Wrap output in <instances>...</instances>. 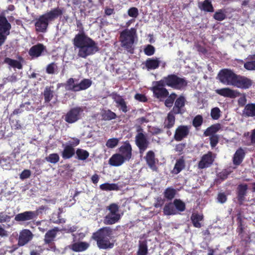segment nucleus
Returning a JSON list of instances; mask_svg holds the SVG:
<instances>
[{"instance_id":"f257e3e1","label":"nucleus","mask_w":255,"mask_h":255,"mask_svg":"<svg viewBox=\"0 0 255 255\" xmlns=\"http://www.w3.org/2000/svg\"><path fill=\"white\" fill-rule=\"evenodd\" d=\"M76 26L79 32L72 40L73 44L75 47L79 48L78 56L86 59L95 54L99 50V48L98 43L86 34L83 24L80 20H76Z\"/></svg>"},{"instance_id":"f03ea898","label":"nucleus","mask_w":255,"mask_h":255,"mask_svg":"<svg viewBox=\"0 0 255 255\" xmlns=\"http://www.w3.org/2000/svg\"><path fill=\"white\" fill-rule=\"evenodd\" d=\"M63 12L64 8L57 7L40 15L35 19V31L37 32H46L49 22L61 16Z\"/></svg>"},{"instance_id":"7ed1b4c3","label":"nucleus","mask_w":255,"mask_h":255,"mask_svg":"<svg viewBox=\"0 0 255 255\" xmlns=\"http://www.w3.org/2000/svg\"><path fill=\"white\" fill-rule=\"evenodd\" d=\"M92 239L97 242L100 249H112L114 246L113 230L110 227H104L93 233Z\"/></svg>"},{"instance_id":"20e7f679","label":"nucleus","mask_w":255,"mask_h":255,"mask_svg":"<svg viewBox=\"0 0 255 255\" xmlns=\"http://www.w3.org/2000/svg\"><path fill=\"white\" fill-rule=\"evenodd\" d=\"M136 37V30L134 28L125 29L121 32L119 40L121 46L128 53L133 54L134 47L133 44Z\"/></svg>"},{"instance_id":"39448f33","label":"nucleus","mask_w":255,"mask_h":255,"mask_svg":"<svg viewBox=\"0 0 255 255\" xmlns=\"http://www.w3.org/2000/svg\"><path fill=\"white\" fill-rule=\"evenodd\" d=\"M167 86L173 89L182 90L184 89L188 85V81L185 78L178 76L175 74H170L164 77Z\"/></svg>"},{"instance_id":"423d86ee","label":"nucleus","mask_w":255,"mask_h":255,"mask_svg":"<svg viewBox=\"0 0 255 255\" xmlns=\"http://www.w3.org/2000/svg\"><path fill=\"white\" fill-rule=\"evenodd\" d=\"M71 139L72 141H69L62 145L63 149L61 152V155L64 159L71 158L75 154V147L80 143V140L77 137H72Z\"/></svg>"},{"instance_id":"0eeeda50","label":"nucleus","mask_w":255,"mask_h":255,"mask_svg":"<svg viewBox=\"0 0 255 255\" xmlns=\"http://www.w3.org/2000/svg\"><path fill=\"white\" fill-rule=\"evenodd\" d=\"M236 74L232 70L225 68L221 69L218 73L217 78L222 84L226 85L234 86Z\"/></svg>"},{"instance_id":"6e6552de","label":"nucleus","mask_w":255,"mask_h":255,"mask_svg":"<svg viewBox=\"0 0 255 255\" xmlns=\"http://www.w3.org/2000/svg\"><path fill=\"white\" fill-rule=\"evenodd\" d=\"M153 86L151 90L153 92L154 96L157 99H164L166 98L169 92L165 88L167 86L163 78L159 81H154L152 83Z\"/></svg>"},{"instance_id":"1a4fd4ad","label":"nucleus","mask_w":255,"mask_h":255,"mask_svg":"<svg viewBox=\"0 0 255 255\" xmlns=\"http://www.w3.org/2000/svg\"><path fill=\"white\" fill-rule=\"evenodd\" d=\"M83 112L84 109L82 107H75L71 108L63 116V118L66 123L70 124H73L81 119Z\"/></svg>"},{"instance_id":"9d476101","label":"nucleus","mask_w":255,"mask_h":255,"mask_svg":"<svg viewBox=\"0 0 255 255\" xmlns=\"http://www.w3.org/2000/svg\"><path fill=\"white\" fill-rule=\"evenodd\" d=\"M11 25L6 17L0 14V47L5 42L7 37L10 34Z\"/></svg>"},{"instance_id":"9b49d317","label":"nucleus","mask_w":255,"mask_h":255,"mask_svg":"<svg viewBox=\"0 0 255 255\" xmlns=\"http://www.w3.org/2000/svg\"><path fill=\"white\" fill-rule=\"evenodd\" d=\"M135 143L140 154H142L149 147V141L144 133H137L135 136Z\"/></svg>"},{"instance_id":"f8f14e48","label":"nucleus","mask_w":255,"mask_h":255,"mask_svg":"<svg viewBox=\"0 0 255 255\" xmlns=\"http://www.w3.org/2000/svg\"><path fill=\"white\" fill-rule=\"evenodd\" d=\"M190 126L180 125L177 127L174 134V139L177 141H180L188 137L190 133Z\"/></svg>"},{"instance_id":"ddd939ff","label":"nucleus","mask_w":255,"mask_h":255,"mask_svg":"<svg viewBox=\"0 0 255 255\" xmlns=\"http://www.w3.org/2000/svg\"><path fill=\"white\" fill-rule=\"evenodd\" d=\"M215 158V155L211 151H208L204 154L198 163V167L200 169H203L210 167L213 163Z\"/></svg>"},{"instance_id":"4468645a","label":"nucleus","mask_w":255,"mask_h":255,"mask_svg":"<svg viewBox=\"0 0 255 255\" xmlns=\"http://www.w3.org/2000/svg\"><path fill=\"white\" fill-rule=\"evenodd\" d=\"M253 84V81L250 78L237 75L233 86L241 89H248L252 86Z\"/></svg>"},{"instance_id":"2eb2a0df","label":"nucleus","mask_w":255,"mask_h":255,"mask_svg":"<svg viewBox=\"0 0 255 255\" xmlns=\"http://www.w3.org/2000/svg\"><path fill=\"white\" fill-rule=\"evenodd\" d=\"M37 217V211H25L15 215L14 220L17 222H25L26 221L34 220L36 219Z\"/></svg>"},{"instance_id":"dca6fc26","label":"nucleus","mask_w":255,"mask_h":255,"mask_svg":"<svg viewBox=\"0 0 255 255\" xmlns=\"http://www.w3.org/2000/svg\"><path fill=\"white\" fill-rule=\"evenodd\" d=\"M59 231V229L58 227H55L51 230H48L44 236V244L48 245L51 249H54L55 246L53 242Z\"/></svg>"},{"instance_id":"f3484780","label":"nucleus","mask_w":255,"mask_h":255,"mask_svg":"<svg viewBox=\"0 0 255 255\" xmlns=\"http://www.w3.org/2000/svg\"><path fill=\"white\" fill-rule=\"evenodd\" d=\"M119 154L124 157L128 161H129L132 157V147L128 140H126L123 144L118 148Z\"/></svg>"},{"instance_id":"a211bd4d","label":"nucleus","mask_w":255,"mask_h":255,"mask_svg":"<svg viewBox=\"0 0 255 255\" xmlns=\"http://www.w3.org/2000/svg\"><path fill=\"white\" fill-rule=\"evenodd\" d=\"M148 166L152 170L156 171L157 167L156 165L158 160L155 158V153L152 150L148 151L144 157Z\"/></svg>"},{"instance_id":"6ab92c4d","label":"nucleus","mask_w":255,"mask_h":255,"mask_svg":"<svg viewBox=\"0 0 255 255\" xmlns=\"http://www.w3.org/2000/svg\"><path fill=\"white\" fill-rule=\"evenodd\" d=\"M111 96L116 103V106L119 110L122 111L124 113H126L128 111L127 103L122 96L117 93H113Z\"/></svg>"},{"instance_id":"aec40b11","label":"nucleus","mask_w":255,"mask_h":255,"mask_svg":"<svg viewBox=\"0 0 255 255\" xmlns=\"http://www.w3.org/2000/svg\"><path fill=\"white\" fill-rule=\"evenodd\" d=\"M32 232L28 229H23L19 233L18 245L23 246L31 241L33 238Z\"/></svg>"},{"instance_id":"412c9836","label":"nucleus","mask_w":255,"mask_h":255,"mask_svg":"<svg viewBox=\"0 0 255 255\" xmlns=\"http://www.w3.org/2000/svg\"><path fill=\"white\" fill-rule=\"evenodd\" d=\"M185 99L183 96H180L175 101L174 105L171 110L174 114L182 115L185 111L183 108L185 106Z\"/></svg>"},{"instance_id":"4be33fe9","label":"nucleus","mask_w":255,"mask_h":255,"mask_svg":"<svg viewBox=\"0 0 255 255\" xmlns=\"http://www.w3.org/2000/svg\"><path fill=\"white\" fill-rule=\"evenodd\" d=\"M45 50H46V47L43 44L38 43L30 48L28 54L32 59H34L41 56Z\"/></svg>"},{"instance_id":"5701e85b","label":"nucleus","mask_w":255,"mask_h":255,"mask_svg":"<svg viewBox=\"0 0 255 255\" xmlns=\"http://www.w3.org/2000/svg\"><path fill=\"white\" fill-rule=\"evenodd\" d=\"M248 185L247 184H239L237 189V200L240 205L243 204L245 196L247 194Z\"/></svg>"},{"instance_id":"b1692460","label":"nucleus","mask_w":255,"mask_h":255,"mask_svg":"<svg viewBox=\"0 0 255 255\" xmlns=\"http://www.w3.org/2000/svg\"><path fill=\"white\" fill-rule=\"evenodd\" d=\"M128 161L119 153L114 154L109 160V164L113 166L118 167L121 166L125 162Z\"/></svg>"},{"instance_id":"393cba45","label":"nucleus","mask_w":255,"mask_h":255,"mask_svg":"<svg viewBox=\"0 0 255 255\" xmlns=\"http://www.w3.org/2000/svg\"><path fill=\"white\" fill-rule=\"evenodd\" d=\"M245 155L246 152L245 150L242 147H239L233 155V163L234 165L236 166L240 165L244 159Z\"/></svg>"},{"instance_id":"a878e982","label":"nucleus","mask_w":255,"mask_h":255,"mask_svg":"<svg viewBox=\"0 0 255 255\" xmlns=\"http://www.w3.org/2000/svg\"><path fill=\"white\" fill-rule=\"evenodd\" d=\"M216 93L220 96L230 98H235L237 96V92L229 88L217 89Z\"/></svg>"},{"instance_id":"bb28decb","label":"nucleus","mask_w":255,"mask_h":255,"mask_svg":"<svg viewBox=\"0 0 255 255\" xmlns=\"http://www.w3.org/2000/svg\"><path fill=\"white\" fill-rule=\"evenodd\" d=\"M243 116L246 118L255 117V103L247 104L243 110Z\"/></svg>"},{"instance_id":"cd10ccee","label":"nucleus","mask_w":255,"mask_h":255,"mask_svg":"<svg viewBox=\"0 0 255 255\" xmlns=\"http://www.w3.org/2000/svg\"><path fill=\"white\" fill-rule=\"evenodd\" d=\"M89 245L86 242L75 243L70 246L69 248L74 252H80L86 250L89 247Z\"/></svg>"},{"instance_id":"c85d7f7f","label":"nucleus","mask_w":255,"mask_h":255,"mask_svg":"<svg viewBox=\"0 0 255 255\" xmlns=\"http://www.w3.org/2000/svg\"><path fill=\"white\" fill-rule=\"evenodd\" d=\"M198 7L201 10L208 12H213L214 11L211 0H205L203 2H199Z\"/></svg>"},{"instance_id":"c756f323","label":"nucleus","mask_w":255,"mask_h":255,"mask_svg":"<svg viewBox=\"0 0 255 255\" xmlns=\"http://www.w3.org/2000/svg\"><path fill=\"white\" fill-rule=\"evenodd\" d=\"M185 167V161L184 157L182 156L176 161L172 173L174 174H177L180 173Z\"/></svg>"},{"instance_id":"7c9ffc66","label":"nucleus","mask_w":255,"mask_h":255,"mask_svg":"<svg viewBox=\"0 0 255 255\" xmlns=\"http://www.w3.org/2000/svg\"><path fill=\"white\" fill-rule=\"evenodd\" d=\"M222 128L220 124H214L208 127L204 131V135L205 136H210L217 135L216 133Z\"/></svg>"},{"instance_id":"2f4dec72","label":"nucleus","mask_w":255,"mask_h":255,"mask_svg":"<svg viewBox=\"0 0 255 255\" xmlns=\"http://www.w3.org/2000/svg\"><path fill=\"white\" fill-rule=\"evenodd\" d=\"M160 63L158 58H148L145 62V66L148 70H154L159 67Z\"/></svg>"},{"instance_id":"473e14b6","label":"nucleus","mask_w":255,"mask_h":255,"mask_svg":"<svg viewBox=\"0 0 255 255\" xmlns=\"http://www.w3.org/2000/svg\"><path fill=\"white\" fill-rule=\"evenodd\" d=\"M121 219L120 215L108 214L104 219V223L107 225H113L117 223Z\"/></svg>"},{"instance_id":"72a5a7b5","label":"nucleus","mask_w":255,"mask_h":255,"mask_svg":"<svg viewBox=\"0 0 255 255\" xmlns=\"http://www.w3.org/2000/svg\"><path fill=\"white\" fill-rule=\"evenodd\" d=\"M92 84V81L89 79H84L81 82L77 84L76 83V88L77 92L82 90H85L89 88Z\"/></svg>"},{"instance_id":"f704fd0d","label":"nucleus","mask_w":255,"mask_h":255,"mask_svg":"<svg viewBox=\"0 0 255 255\" xmlns=\"http://www.w3.org/2000/svg\"><path fill=\"white\" fill-rule=\"evenodd\" d=\"M176 115L177 114L173 113V112L171 111L168 113L166 118L164 128L169 129L174 126L175 123V115Z\"/></svg>"},{"instance_id":"c9c22d12","label":"nucleus","mask_w":255,"mask_h":255,"mask_svg":"<svg viewBox=\"0 0 255 255\" xmlns=\"http://www.w3.org/2000/svg\"><path fill=\"white\" fill-rule=\"evenodd\" d=\"M102 119L104 121H111L116 119V114L111 110H103L101 111Z\"/></svg>"},{"instance_id":"e433bc0d","label":"nucleus","mask_w":255,"mask_h":255,"mask_svg":"<svg viewBox=\"0 0 255 255\" xmlns=\"http://www.w3.org/2000/svg\"><path fill=\"white\" fill-rule=\"evenodd\" d=\"M3 63L8 65L13 68H17L18 69H22V65L21 62L17 60L12 59L8 57H5L4 59Z\"/></svg>"},{"instance_id":"4c0bfd02","label":"nucleus","mask_w":255,"mask_h":255,"mask_svg":"<svg viewBox=\"0 0 255 255\" xmlns=\"http://www.w3.org/2000/svg\"><path fill=\"white\" fill-rule=\"evenodd\" d=\"M54 92L51 89L50 87L47 86L45 87L43 92V96L44 98V102L45 103H49L54 97Z\"/></svg>"},{"instance_id":"58836bf2","label":"nucleus","mask_w":255,"mask_h":255,"mask_svg":"<svg viewBox=\"0 0 255 255\" xmlns=\"http://www.w3.org/2000/svg\"><path fill=\"white\" fill-rule=\"evenodd\" d=\"M203 219V215H200L198 213H193L191 216V220L194 227L196 228H200L201 224L200 223V221H201Z\"/></svg>"},{"instance_id":"ea45409f","label":"nucleus","mask_w":255,"mask_h":255,"mask_svg":"<svg viewBox=\"0 0 255 255\" xmlns=\"http://www.w3.org/2000/svg\"><path fill=\"white\" fill-rule=\"evenodd\" d=\"M100 188L103 191H117L119 189V187L117 184L105 183L100 185Z\"/></svg>"},{"instance_id":"a19ab883","label":"nucleus","mask_w":255,"mask_h":255,"mask_svg":"<svg viewBox=\"0 0 255 255\" xmlns=\"http://www.w3.org/2000/svg\"><path fill=\"white\" fill-rule=\"evenodd\" d=\"M163 212L165 215H175L176 214V209L174 208L173 203L171 202L165 205Z\"/></svg>"},{"instance_id":"79ce46f5","label":"nucleus","mask_w":255,"mask_h":255,"mask_svg":"<svg viewBox=\"0 0 255 255\" xmlns=\"http://www.w3.org/2000/svg\"><path fill=\"white\" fill-rule=\"evenodd\" d=\"M77 81L78 80L73 78L68 79L65 84V88L68 90L73 92H77V89L75 88L76 86V84L75 82Z\"/></svg>"},{"instance_id":"37998d69","label":"nucleus","mask_w":255,"mask_h":255,"mask_svg":"<svg viewBox=\"0 0 255 255\" xmlns=\"http://www.w3.org/2000/svg\"><path fill=\"white\" fill-rule=\"evenodd\" d=\"M148 254V247L146 241H140L137 255H147Z\"/></svg>"},{"instance_id":"c03bdc74","label":"nucleus","mask_w":255,"mask_h":255,"mask_svg":"<svg viewBox=\"0 0 255 255\" xmlns=\"http://www.w3.org/2000/svg\"><path fill=\"white\" fill-rule=\"evenodd\" d=\"M77 158L80 160H85L89 156V153L86 150L78 148L75 151Z\"/></svg>"},{"instance_id":"a18cd8bd","label":"nucleus","mask_w":255,"mask_h":255,"mask_svg":"<svg viewBox=\"0 0 255 255\" xmlns=\"http://www.w3.org/2000/svg\"><path fill=\"white\" fill-rule=\"evenodd\" d=\"M176 194V190L171 187L167 188L164 191V197L167 200H171L174 198Z\"/></svg>"},{"instance_id":"49530a36","label":"nucleus","mask_w":255,"mask_h":255,"mask_svg":"<svg viewBox=\"0 0 255 255\" xmlns=\"http://www.w3.org/2000/svg\"><path fill=\"white\" fill-rule=\"evenodd\" d=\"M173 205L175 209L179 212H183L185 210L186 205L180 199H176L173 201Z\"/></svg>"},{"instance_id":"de8ad7c7","label":"nucleus","mask_w":255,"mask_h":255,"mask_svg":"<svg viewBox=\"0 0 255 255\" xmlns=\"http://www.w3.org/2000/svg\"><path fill=\"white\" fill-rule=\"evenodd\" d=\"M215 19L218 21H222L226 18L225 9H220L216 11L213 15Z\"/></svg>"},{"instance_id":"09e8293b","label":"nucleus","mask_w":255,"mask_h":255,"mask_svg":"<svg viewBox=\"0 0 255 255\" xmlns=\"http://www.w3.org/2000/svg\"><path fill=\"white\" fill-rule=\"evenodd\" d=\"M167 97L164 102V105L167 108H171L177 97V95L175 93H172L170 95H168Z\"/></svg>"},{"instance_id":"8fccbe9b","label":"nucleus","mask_w":255,"mask_h":255,"mask_svg":"<svg viewBox=\"0 0 255 255\" xmlns=\"http://www.w3.org/2000/svg\"><path fill=\"white\" fill-rule=\"evenodd\" d=\"M203 123V117L200 115L196 116L192 120V125L197 129L200 127Z\"/></svg>"},{"instance_id":"3c124183","label":"nucleus","mask_w":255,"mask_h":255,"mask_svg":"<svg viewBox=\"0 0 255 255\" xmlns=\"http://www.w3.org/2000/svg\"><path fill=\"white\" fill-rule=\"evenodd\" d=\"M59 156L58 153H51L47 157L45 158L47 161L55 164L59 161Z\"/></svg>"},{"instance_id":"603ef678","label":"nucleus","mask_w":255,"mask_h":255,"mask_svg":"<svg viewBox=\"0 0 255 255\" xmlns=\"http://www.w3.org/2000/svg\"><path fill=\"white\" fill-rule=\"evenodd\" d=\"M237 221L238 222V228L237 229V232L239 235H241L244 232V227L243 225V220L240 213H239L237 215Z\"/></svg>"},{"instance_id":"864d4df0","label":"nucleus","mask_w":255,"mask_h":255,"mask_svg":"<svg viewBox=\"0 0 255 255\" xmlns=\"http://www.w3.org/2000/svg\"><path fill=\"white\" fill-rule=\"evenodd\" d=\"M211 116L212 119L217 120L221 117V111L218 107H215L211 109Z\"/></svg>"},{"instance_id":"5fc2aeb1","label":"nucleus","mask_w":255,"mask_h":255,"mask_svg":"<svg viewBox=\"0 0 255 255\" xmlns=\"http://www.w3.org/2000/svg\"><path fill=\"white\" fill-rule=\"evenodd\" d=\"M119 142V140L117 138H110L107 140L106 145L108 148H113L118 144Z\"/></svg>"},{"instance_id":"6e6d98bb","label":"nucleus","mask_w":255,"mask_h":255,"mask_svg":"<svg viewBox=\"0 0 255 255\" xmlns=\"http://www.w3.org/2000/svg\"><path fill=\"white\" fill-rule=\"evenodd\" d=\"M107 209L110 211L109 214L113 215H120L119 212V207L118 205L115 203L111 204L108 207Z\"/></svg>"},{"instance_id":"4d7b16f0","label":"nucleus","mask_w":255,"mask_h":255,"mask_svg":"<svg viewBox=\"0 0 255 255\" xmlns=\"http://www.w3.org/2000/svg\"><path fill=\"white\" fill-rule=\"evenodd\" d=\"M231 172V171H229L227 169L223 170L222 171L217 174L218 179H220L221 181L226 180L228 178V176L230 174Z\"/></svg>"},{"instance_id":"13d9d810","label":"nucleus","mask_w":255,"mask_h":255,"mask_svg":"<svg viewBox=\"0 0 255 255\" xmlns=\"http://www.w3.org/2000/svg\"><path fill=\"white\" fill-rule=\"evenodd\" d=\"M128 14L130 17L136 18L139 14L138 10L135 7H131L128 9Z\"/></svg>"},{"instance_id":"bf43d9fd","label":"nucleus","mask_w":255,"mask_h":255,"mask_svg":"<svg viewBox=\"0 0 255 255\" xmlns=\"http://www.w3.org/2000/svg\"><path fill=\"white\" fill-rule=\"evenodd\" d=\"M144 52L147 56H151L155 53V48L153 46L148 44L144 49Z\"/></svg>"},{"instance_id":"052dcab7","label":"nucleus","mask_w":255,"mask_h":255,"mask_svg":"<svg viewBox=\"0 0 255 255\" xmlns=\"http://www.w3.org/2000/svg\"><path fill=\"white\" fill-rule=\"evenodd\" d=\"M57 68V66L55 63L52 62L49 64L46 68V72L49 74H53L55 72V70Z\"/></svg>"},{"instance_id":"680f3d73","label":"nucleus","mask_w":255,"mask_h":255,"mask_svg":"<svg viewBox=\"0 0 255 255\" xmlns=\"http://www.w3.org/2000/svg\"><path fill=\"white\" fill-rule=\"evenodd\" d=\"M209 139L211 146L214 148L219 142V136L218 135L210 136Z\"/></svg>"},{"instance_id":"e2e57ef3","label":"nucleus","mask_w":255,"mask_h":255,"mask_svg":"<svg viewBox=\"0 0 255 255\" xmlns=\"http://www.w3.org/2000/svg\"><path fill=\"white\" fill-rule=\"evenodd\" d=\"M186 144L185 143H180L177 144L175 147V150L178 152L179 155L183 153V150L186 147Z\"/></svg>"},{"instance_id":"0e129e2a","label":"nucleus","mask_w":255,"mask_h":255,"mask_svg":"<svg viewBox=\"0 0 255 255\" xmlns=\"http://www.w3.org/2000/svg\"><path fill=\"white\" fill-rule=\"evenodd\" d=\"M244 67L248 70H255V61H247L244 63Z\"/></svg>"},{"instance_id":"69168bd1","label":"nucleus","mask_w":255,"mask_h":255,"mask_svg":"<svg viewBox=\"0 0 255 255\" xmlns=\"http://www.w3.org/2000/svg\"><path fill=\"white\" fill-rule=\"evenodd\" d=\"M217 200L219 203L223 204L227 200V195L224 192H220L218 194Z\"/></svg>"},{"instance_id":"338daca9","label":"nucleus","mask_w":255,"mask_h":255,"mask_svg":"<svg viewBox=\"0 0 255 255\" xmlns=\"http://www.w3.org/2000/svg\"><path fill=\"white\" fill-rule=\"evenodd\" d=\"M31 175V171L28 169H24L20 175L21 179H25L29 178Z\"/></svg>"},{"instance_id":"774afa93","label":"nucleus","mask_w":255,"mask_h":255,"mask_svg":"<svg viewBox=\"0 0 255 255\" xmlns=\"http://www.w3.org/2000/svg\"><path fill=\"white\" fill-rule=\"evenodd\" d=\"M134 98L136 100L141 102H145L147 101L146 97L142 94H136L134 96Z\"/></svg>"}]
</instances>
